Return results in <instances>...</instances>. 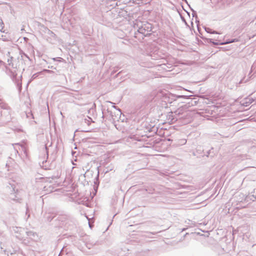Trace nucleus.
I'll return each mask as SVG.
<instances>
[{"mask_svg": "<svg viewBox=\"0 0 256 256\" xmlns=\"http://www.w3.org/2000/svg\"><path fill=\"white\" fill-rule=\"evenodd\" d=\"M230 42H225V44H228V43H230ZM222 44H224V43H222Z\"/></svg>", "mask_w": 256, "mask_h": 256, "instance_id": "nucleus-10", "label": "nucleus"}, {"mask_svg": "<svg viewBox=\"0 0 256 256\" xmlns=\"http://www.w3.org/2000/svg\"><path fill=\"white\" fill-rule=\"evenodd\" d=\"M182 144H184L186 142V140H182Z\"/></svg>", "mask_w": 256, "mask_h": 256, "instance_id": "nucleus-6", "label": "nucleus"}, {"mask_svg": "<svg viewBox=\"0 0 256 256\" xmlns=\"http://www.w3.org/2000/svg\"><path fill=\"white\" fill-rule=\"evenodd\" d=\"M113 107H114V108H116V106H113Z\"/></svg>", "mask_w": 256, "mask_h": 256, "instance_id": "nucleus-12", "label": "nucleus"}, {"mask_svg": "<svg viewBox=\"0 0 256 256\" xmlns=\"http://www.w3.org/2000/svg\"><path fill=\"white\" fill-rule=\"evenodd\" d=\"M142 28H140V32H142Z\"/></svg>", "mask_w": 256, "mask_h": 256, "instance_id": "nucleus-9", "label": "nucleus"}, {"mask_svg": "<svg viewBox=\"0 0 256 256\" xmlns=\"http://www.w3.org/2000/svg\"><path fill=\"white\" fill-rule=\"evenodd\" d=\"M146 27L148 29L150 28V30H148V31H150L151 30L152 27H151V25L150 24H147V26H146Z\"/></svg>", "mask_w": 256, "mask_h": 256, "instance_id": "nucleus-4", "label": "nucleus"}, {"mask_svg": "<svg viewBox=\"0 0 256 256\" xmlns=\"http://www.w3.org/2000/svg\"><path fill=\"white\" fill-rule=\"evenodd\" d=\"M208 32L212 33V34H218V32L216 31L211 32V30L210 28H208V30H206Z\"/></svg>", "mask_w": 256, "mask_h": 256, "instance_id": "nucleus-3", "label": "nucleus"}, {"mask_svg": "<svg viewBox=\"0 0 256 256\" xmlns=\"http://www.w3.org/2000/svg\"><path fill=\"white\" fill-rule=\"evenodd\" d=\"M16 232H20V234L16 235V237L20 238L22 239L24 236V234H26L30 238H32V236L34 237L36 234L32 232H26L24 228H16L15 230Z\"/></svg>", "mask_w": 256, "mask_h": 256, "instance_id": "nucleus-1", "label": "nucleus"}, {"mask_svg": "<svg viewBox=\"0 0 256 256\" xmlns=\"http://www.w3.org/2000/svg\"><path fill=\"white\" fill-rule=\"evenodd\" d=\"M110 102V104H113L112 102Z\"/></svg>", "mask_w": 256, "mask_h": 256, "instance_id": "nucleus-11", "label": "nucleus"}, {"mask_svg": "<svg viewBox=\"0 0 256 256\" xmlns=\"http://www.w3.org/2000/svg\"><path fill=\"white\" fill-rule=\"evenodd\" d=\"M0 24H3L2 21L1 19H0Z\"/></svg>", "mask_w": 256, "mask_h": 256, "instance_id": "nucleus-7", "label": "nucleus"}, {"mask_svg": "<svg viewBox=\"0 0 256 256\" xmlns=\"http://www.w3.org/2000/svg\"><path fill=\"white\" fill-rule=\"evenodd\" d=\"M115 114L117 115V116H119L121 114V111L120 110V109H118L116 110Z\"/></svg>", "mask_w": 256, "mask_h": 256, "instance_id": "nucleus-2", "label": "nucleus"}, {"mask_svg": "<svg viewBox=\"0 0 256 256\" xmlns=\"http://www.w3.org/2000/svg\"><path fill=\"white\" fill-rule=\"evenodd\" d=\"M112 118L114 120H115L116 119L118 118L117 116H115L114 118V116L112 115Z\"/></svg>", "mask_w": 256, "mask_h": 256, "instance_id": "nucleus-5", "label": "nucleus"}, {"mask_svg": "<svg viewBox=\"0 0 256 256\" xmlns=\"http://www.w3.org/2000/svg\"><path fill=\"white\" fill-rule=\"evenodd\" d=\"M89 226L90 228H92V226H91V224L89 222Z\"/></svg>", "mask_w": 256, "mask_h": 256, "instance_id": "nucleus-8", "label": "nucleus"}]
</instances>
